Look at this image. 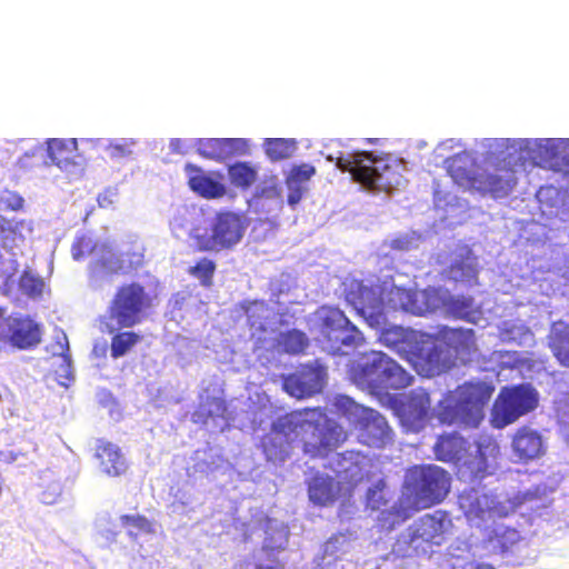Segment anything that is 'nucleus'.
<instances>
[{
  "instance_id": "32",
  "label": "nucleus",
  "mask_w": 569,
  "mask_h": 569,
  "mask_svg": "<svg viewBox=\"0 0 569 569\" xmlns=\"http://www.w3.org/2000/svg\"><path fill=\"white\" fill-rule=\"evenodd\" d=\"M441 332L457 352H469L476 347L475 331L472 329L445 328Z\"/></svg>"
},
{
  "instance_id": "11",
  "label": "nucleus",
  "mask_w": 569,
  "mask_h": 569,
  "mask_svg": "<svg viewBox=\"0 0 569 569\" xmlns=\"http://www.w3.org/2000/svg\"><path fill=\"white\" fill-rule=\"evenodd\" d=\"M451 528L452 520L446 511L423 515L408 528V545L416 555H430L433 547L445 543Z\"/></svg>"
},
{
  "instance_id": "47",
  "label": "nucleus",
  "mask_w": 569,
  "mask_h": 569,
  "mask_svg": "<svg viewBox=\"0 0 569 569\" xmlns=\"http://www.w3.org/2000/svg\"><path fill=\"white\" fill-rule=\"evenodd\" d=\"M96 244L92 243L90 238L87 237H80L76 239V241L72 244L71 252L74 260H80L88 256L89 253L93 252L96 249Z\"/></svg>"
},
{
  "instance_id": "29",
  "label": "nucleus",
  "mask_w": 569,
  "mask_h": 569,
  "mask_svg": "<svg viewBox=\"0 0 569 569\" xmlns=\"http://www.w3.org/2000/svg\"><path fill=\"white\" fill-rule=\"evenodd\" d=\"M380 340L387 347L399 352L412 351V342H416V331L397 326L385 328L380 333Z\"/></svg>"
},
{
  "instance_id": "5",
  "label": "nucleus",
  "mask_w": 569,
  "mask_h": 569,
  "mask_svg": "<svg viewBox=\"0 0 569 569\" xmlns=\"http://www.w3.org/2000/svg\"><path fill=\"white\" fill-rule=\"evenodd\" d=\"M448 174L459 187L481 196L501 199L509 196L517 184L516 171L511 167H497L493 171H475L477 159L463 150L445 161Z\"/></svg>"
},
{
  "instance_id": "30",
  "label": "nucleus",
  "mask_w": 569,
  "mask_h": 569,
  "mask_svg": "<svg viewBox=\"0 0 569 569\" xmlns=\"http://www.w3.org/2000/svg\"><path fill=\"white\" fill-rule=\"evenodd\" d=\"M112 333L110 355L113 359H118L127 355L142 339L139 333L131 330H114Z\"/></svg>"
},
{
  "instance_id": "34",
  "label": "nucleus",
  "mask_w": 569,
  "mask_h": 569,
  "mask_svg": "<svg viewBox=\"0 0 569 569\" xmlns=\"http://www.w3.org/2000/svg\"><path fill=\"white\" fill-rule=\"evenodd\" d=\"M488 541L501 553L510 551L520 541L518 530L507 527H498L492 530Z\"/></svg>"
},
{
  "instance_id": "24",
  "label": "nucleus",
  "mask_w": 569,
  "mask_h": 569,
  "mask_svg": "<svg viewBox=\"0 0 569 569\" xmlns=\"http://www.w3.org/2000/svg\"><path fill=\"white\" fill-rule=\"evenodd\" d=\"M417 356L421 360V371L428 377L447 372L453 366L451 357L438 345H432L426 350L420 348Z\"/></svg>"
},
{
  "instance_id": "50",
  "label": "nucleus",
  "mask_w": 569,
  "mask_h": 569,
  "mask_svg": "<svg viewBox=\"0 0 569 569\" xmlns=\"http://www.w3.org/2000/svg\"><path fill=\"white\" fill-rule=\"evenodd\" d=\"M511 146V141L509 139H489L487 140V148L495 150H505Z\"/></svg>"
},
{
  "instance_id": "41",
  "label": "nucleus",
  "mask_w": 569,
  "mask_h": 569,
  "mask_svg": "<svg viewBox=\"0 0 569 569\" xmlns=\"http://www.w3.org/2000/svg\"><path fill=\"white\" fill-rule=\"evenodd\" d=\"M385 488L386 483L382 479L377 481L372 488H369L366 495L367 507L372 510H379L381 507L386 506L388 500L385 497Z\"/></svg>"
},
{
  "instance_id": "22",
  "label": "nucleus",
  "mask_w": 569,
  "mask_h": 569,
  "mask_svg": "<svg viewBox=\"0 0 569 569\" xmlns=\"http://www.w3.org/2000/svg\"><path fill=\"white\" fill-rule=\"evenodd\" d=\"M90 272L96 277L126 274L124 259L108 243L99 247V256L90 263Z\"/></svg>"
},
{
  "instance_id": "1",
  "label": "nucleus",
  "mask_w": 569,
  "mask_h": 569,
  "mask_svg": "<svg viewBox=\"0 0 569 569\" xmlns=\"http://www.w3.org/2000/svg\"><path fill=\"white\" fill-rule=\"evenodd\" d=\"M451 475L437 465H411L406 470L398 503L381 513L380 526L392 530L413 512L442 503L451 490Z\"/></svg>"
},
{
  "instance_id": "54",
  "label": "nucleus",
  "mask_w": 569,
  "mask_h": 569,
  "mask_svg": "<svg viewBox=\"0 0 569 569\" xmlns=\"http://www.w3.org/2000/svg\"><path fill=\"white\" fill-rule=\"evenodd\" d=\"M183 141L181 139H172L170 141V148L176 153H182Z\"/></svg>"
},
{
  "instance_id": "20",
  "label": "nucleus",
  "mask_w": 569,
  "mask_h": 569,
  "mask_svg": "<svg viewBox=\"0 0 569 569\" xmlns=\"http://www.w3.org/2000/svg\"><path fill=\"white\" fill-rule=\"evenodd\" d=\"M247 316V326L252 338L261 340L273 323L276 312L262 300L246 301L241 305Z\"/></svg>"
},
{
  "instance_id": "15",
  "label": "nucleus",
  "mask_w": 569,
  "mask_h": 569,
  "mask_svg": "<svg viewBox=\"0 0 569 569\" xmlns=\"http://www.w3.org/2000/svg\"><path fill=\"white\" fill-rule=\"evenodd\" d=\"M399 420L410 431L421 430L431 418V398L422 388L413 389L397 409Z\"/></svg>"
},
{
  "instance_id": "2",
  "label": "nucleus",
  "mask_w": 569,
  "mask_h": 569,
  "mask_svg": "<svg viewBox=\"0 0 569 569\" xmlns=\"http://www.w3.org/2000/svg\"><path fill=\"white\" fill-rule=\"evenodd\" d=\"M271 429L288 442L297 440L310 459L327 458L348 437L343 427L321 408H306L281 416Z\"/></svg>"
},
{
  "instance_id": "42",
  "label": "nucleus",
  "mask_w": 569,
  "mask_h": 569,
  "mask_svg": "<svg viewBox=\"0 0 569 569\" xmlns=\"http://www.w3.org/2000/svg\"><path fill=\"white\" fill-rule=\"evenodd\" d=\"M120 521L124 527H132L136 529L134 535L137 533H152L153 526L150 520H148L144 516L137 515H123L120 517Z\"/></svg>"
},
{
  "instance_id": "10",
  "label": "nucleus",
  "mask_w": 569,
  "mask_h": 569,
  "mask_svg": "<svg viewBox=\"0 0 569 569\" xmlns=\"http://www.w3.org/2000/svg\"><path fill=\"white\" fill-rule=\"evenodd\" d=\"M359 465L338 471L335 477L316 472L307 481L309 500L318 507L332 506L340 499H349L361 481Z\"/></svg>"
},
{
  "instance_id": "23",
  "label": "nucleus",
  "mask_w": 569,
  "mask_h": 569,
  "mask_svg": "<svg viewBox=\"0 0 569 569\" xmlns=\"http://www.w3.org/2000/svg\"><path fill=\"white\" fill-rule=\"evenodd\" d=\"M49 162L47 164L57 166L67 170L76 164L77 140L50 138L46 141Z\"/></svg>"
},
{
  "instance_id": "36",
  "label": "nucleus",
  "mask_w": 569,
  "mask_h": 569,
  "mask_svg": "<svg viewBox=\"0 0 569 569\" xmlns=\"http://www.w3.org/2000/svg\"><path fill=\"white\" fill-rule=\"evenodd\" d=\"M231 183L240 189H248L257 179L256 170L247 162H237L228 167Z\"/></svg>"
},
{
  "instance_id": "58",
  "label": "nucleus",
  "mask_w": 569,
  "mask_h": 569,
  "mask_svg": "<svg viewBox=\"0 0 569 569\" xmlns=\"http://www.w3.org/2000/svg\"><path fill=\"white\" fill-rule=\"evenodd\" d=\"M476 569H495L493 567H491L490 565H478L476 567Z\"/></svg>"
},
{
  "instance_id": "39",
  "label": "nucleus",
  "mask_w": 569,
  "mask_h": 569,
  "mask_svg": "<svg viewBox=\"0 0 569 569\" xmlns=\"http://www.w3.org/2000/svg\"><path fill=\"white\" fill-rule=\"evenodd\" d=\"M56 342L58 345V353L62 358V365H61V373L56 371L58 378H63L68 381L72 379L71 376V358L69 353V341L67 335L61 331L57 338Z\"/></svg>"
},
{
  "instance_id": "56",
  "label": "nucleus",
  "mask_w": 569,
  "mask_h": 569,
  "mask_svg": "<svg viewBox=\"0 0 569 569\" xmlns=\"http://www.w3.org/2000/svg\"><path fill=\"white\" fill-rule=\"evenodd\" d=\"M23 200L21 198L18 199V202L16 206L12 207V209L18 210L22 208Z\"/></svg>"
},
{
  "instance_id": "21",
  "label": "nucleus",
  "mask_w": 569,
  "mask_h": 569,
  "mask_svg": "<svg viewBox=\"0 0 569 569\" xmlns=\"http://www.w3.org/2000/svg\"><path fill=\"white\" fill-rule=\"evenodd\" d=\"M433 452L436 459L441 462H460L468 456L469 443L456 432L445 433L438 437Z\"/></svg>"
},
{
  "instance_id": "8",
  "label": "nucleus",
  "mask_w": 569,
  "mask_h": 569,
  "mask_svg": "<svg viewBox=\"0 0 569 569\" xmlns=\"http://www.w3.org/2000/svg\"><path fill=\"white\" fill-rule=\"evenodd\" d=\"M333 405L337 412L357 430L361 443L383 448L392 441V430L386 418L377 410L365 407L346 395L337 396Z\"/></svg>"
},
{
  "instance_id": "44",
  "label": "nucleus",
  "mask_w": 569,
  "mask_h": 569,
  "mask_svg": "<svg viewBox=\"0 0 569 569\" xmlns=\"http://www.w3.org/2000/svg\"><path fill=\"white\" fill-rule=\"evenodd\" d=\"M124 259V270L126 274L137 271L144 264V253L143 250L133 249L119 253Z\"/></svg>"
},
{
  "instance_id": "31",
  "label": "nucleus",
  "mask_w": 569,
  "mask_h": 569,
  "mask_svg": "<svg viewBox=\"0 0 569 569\" xmlns=\"http://www.w3.org/2000/svg\"><path fill=\"white\" fill-rule=\"evenodd\" d=\"M296 148V141L292 139L268 138L263 142L264 152L273 162L289 159Z\"/></svg>"
},
{
  "instance_id": "3",
  "label": "nucleus",
  "mask_w": 569,
  "mask_h": 569,
  "mask_svg": "<svg viewBox=\"0 0 569 569\" xmlns=\"http://www.w3.org/2000/svg\"><path fill=\"white\" fill-rule=\"evenodd\" d=\"M495 386L483 380H470L447 391L439 400L436 417L441 425L477 429L486 417V408Z\"/></svg>"
},
{
  "instance_id": "35",
  "label": "nucleus",
  "mask_w": 569,
  "mask_h": 569,
  "mask_svg": "<svg viewBox=\"0 0 569 569\" xmlns=\"http://www.w3.org/2000/svg\"><path fill=\"white\" fill-rule=\"evenodd\" d=\"M362 303L361 313L373 319L377 323L385 321V303L382 298L377 297L373 290H365L361 292Z\"/></svg>"
},
{
  "instance_id": "16",
  "label": "nucleus",
  "mask_w": 569,
  "mask_h": 569,
  "mask_svg": "<svg viewBox=\"0 0 569 569\" xmlns=\"http://www.w3.org/2000/svg\"><path fill=\"white\" fill-rule=\"evenodd\" d=\"M458 506L468 520L506 516L505 507L495 496L475 488L466 489L458 496Z\"/></svg>"
},
{
  "instance_id": "28",
  "label": "nucleus",
  "mask_w": 569,
  "mask_h": 569,
  "mask_svg": "<svg viewBox=\"0 0 569 569\" xmlns=\"http://www.w3.org/2000/svg\"><path fill=\"white\" fill-rule=\"evenodd\" d=\"M445 307L453 318L471 323L476 322L480 312L475 299L470 296H451L446 299Z\"/></svg>"
},
{
  "instance_id": "38",
  "label": "nucleus",
  "mask_w": 569,
  "mask_h": 569,
  "mask_svg": "<svg viewBox=\"0 0 569 569\" xmlns=\"http://www.w3.org/2000/svg\"><path fill=\"white\" fill-rule=\"evenodd\" d=\"M479 462L495 461L500 455V446L491 436H481L477 441Z\"/></svg>"
},
{
  "instance_id": "46",
  "label": "nucleus",
  "mask_w": 569,
  "mask_h": 569,
  "mask_svg": "<svg viewBox=\"0 0 569 569\" xmlns=\"http://www.w3.org/2000/svg\"><path fill=\"white\" fill-rule=\"evenodd\" d=\"M20 289L29 296H38L42 292L43 281L29 272H23L19 280Z\"/></svg>"
},
{
  "instance_id": "13",
  "label": "nucleus",
  "mask_w": 569,
  "mask_h": 569,
  "mask_svg": "<svg viewBox=\"0 0 569 569\" xmlns=\"http://www.w3.org/2000/svg\"><path fill=\"white\" fill-rule=\"evenodd\" d=\"M336 166L342 171L350 172L355 181L369 189L389 182L383 179L381 172V170L388 169L389 166L385 163L382 157L375 156L372 152L358 151L346 157L340 156L336 160Z\"/></svg>"
},
{
  "instance_id": "48",
  "label": "nucleus",
  "mask_w": 569,
  "mask_h": 569,
  "mask_svg": "<svg viewBox=\"0 0 569 569\" xmlns=\"http://www.w3.org/2000/svg\"><path fill=\"white\" fill-rule=\"evenodd\" d=\"M390 293L395 295L400 300V305L403 310L410 311L412 313H421V309L417 308L412 301V296L415 292L401 288H396L395 290H391Z\"/></svg>"
},
{
  "instance_id": "17",
  "label": "nucleus",
  "mask_w": 569,
  "mask_h": 569,
  "mask_svg": "<svg viewBox=\"0 0 569 569\" xmlns=\"http://www.w3.org/2000/svg\"><path fill=\"white\" fill-rule=\"evenodd\" d=\"M184 172L188 176V187L199 197L212 200L223 198L227 194L222 172L211 171L207 173L201 167L190 162L184 164Z\"/></svg>"
},
{
  "instance_id": "51",
  "label": "nucleus",
  "mask_w": 569,
  "mask_h": 569,
  "mask_svg": "<svg viewBox=\"0 0 569 569\" xmlns=\"http://www.w3.org/2000/svg\"><path fill=\"white\" fill-rule=\"evenodd\" d=\"M341 459L345 461V462H356V463H359V462H366V456L361 455L360 452H356V451H346L343 453H341Z\"/></svg>"
},
{
  "instance_id": "45",
  "label": "nucleus",
  "mask_w": 569,
  "mask_h": 569,
  "mask_svg": "<svg viewBox=\"0 0 569 569\" xmlns=\"http://www.w3.org/2000/svg\"><path fill=\"white\" fill-rule=\"evenodd\" d=\"M316 172L317 170L315 166L310 163H300L292 166L287 176L293 178V180L300 182L303 186H308V182L316 174Z\"/></svg>"
},
{
  "instance_id": "12",
  "label": "nucleus",
  "mask_w": 569,
  "mask_h": 569,
  "mask_svg": "<svg viewBox=\"0 0 569 569\" xmlns=\"http://www.w3.org/2000/svg\"><path fill=\"white\" fill-rule=\"evenodd\" d=\"M321 332L331 355H340L342 347H356L362 340L361 332L338 308H325Z\"/></svg>"
},
{
  "instance_id": "53",
  "label": "nucleus",
  "mask_w": 569,
  "mask_h": 569,
  "mask_svg": "<svg viewBox=\"0 0 569 569\" xmlns=\"http://www.w3.org/2000/svg\"><path fill=\"white\" fill-rule=\"evenodd\" d=\"M122 468H118L117 465H111L110 467L106 468L103 471L108 476H119L126 472V465H120Z\"/></svg>"
},
{
  "instance_id": "40",
  "label": "nucleus",
  "mask_w": 569,
  "mask_h": 569,
  "mask_svg": "<svg viewBox=\"0 0 569 569\" xmlns=\"http://www.w3.org/2000/svg\"><path fill=\"white\" fill-rule=\"evenodd\" d=\"M94 456L101 462H117L121 458V450L110 441L98 440Z\"/></svg>"
},
{
  "instance_id": "18",
  "label": "nucleus",
  "mask_w": 569,
  "mask_h": 569,
  "mask_svg": "<svg viewBox=\"0 0 569 569\" xmlns=\"http://www.w3.org/2000/svg\"><path fill=\"white\" fill-rule=\"evenodd\" d=\"M247 147V141L239 138H202L196 141L197 153L217 162L246 153Z\"/></svg>"
},
{
  "instance_id": "52",
  "label": "nucleus",
  "mask_w": 569,
  "mask_h": 569,
  "mask_svg": "<svg viewBox=\"0 0 569 569\" xmlns=\"http://www.w3.org/2000/svg\"><path fill=\"white\" fill-rule=\"evenodd\" d=\"M17 229V226H13L10 220H7L2 216H0V234L7 233V232H14Z\"/></svg>"
},
{
  "instance_id": "25",
  "label": "nucleus",
  "mask_w": 569,
  "mask_h": 569,
  "mask_svg": "<svg viewBox=\"0 0 569 569\" xmlns=\"http://www.w3.org/2000/svg\"><path fill=\"white\" fill-rule=\"evenodd\" d=\"M447 278L467 287L476 286L478 283L476 258L470 253L456 258L447 269Z\"/></svg>"
},
{
  "instance_id": "7",
  "label": "nucleus",
  "mask_w": 569,
  "mask_h": 569,
  "mask_svg": "<svg viewBox=\"0 0 569 569\" xmlns=\"http://www.w3.org/2000/svg\"><path fill=\"white\" fill-rule=\"evenodd\" d=\"M248 219L243 212L220 209L209 219L206 229L193 228L190 238L196 252L233 250L243 239Z\"/></svg>"
},
{
  "instance_id": "27",
  "label": "nucleus",
  "mask_w": 569,
  "mask_h": 569,
  "mask_svg": "<svg viewBox=\"0 0 569 569\" xmlns=\"http://www.w3.org/2000/svg\"><path fill=\"white\" fill-rule=\"evenodd\" d=\"M10 341L21 349L33 347L40 342V328L29 319H17L10 328Z\"/></svg>"
},
{
  "instance_id": "55",
  "label": "nucleus",
  "mask_w": 569,
  "mask_h": 569,
  "mask_svg": "<svg viewBox=\"0 0 569 569\" xmlns=\"http://www.w3.org/2000/svg\"><path fill=\"white\" fill-rule=\"evenodd\" d=\"M263 192H268V193L273 194V196H276L278 198L281 197V190L277 186H273V187H271L269 189H264Z\"/></svg>"
},
{
  "instance_id": "6",
  "label": "nucleus",
  "mask_w": 569,
  "mask_h": 569,
  "mask_svg": "<svg viewBox=\"0 0 569 569\" xmlns=\"http://www.w3.org/2000/svg\"><path fill=\"white\" fill-rule=\"evenodd\" d=\"M156 296L139 281L118 286L108 303V332L133 328L142 323L154 307Z\"/></svg>"
},
{
  "instance_id": "37",
  "label": "nucleus",
  "mask_w": 569,
  "mask_h": 569,
  "mask_svg": "<svg viewBox=\"0 0 569 569\" xmlns=\"http://www.w3.org/2000/svg\"><path fill=\"white\" fill-rule=\"evenodd\" d=\"M216 270V262L212 259L202 257L188 269V273L199 280L202 287L210 288L213 284Z\"/></svg>"
},
{
  "instance_id": "57",
  "label": "nucleus",
  "mask_w": 569,
  "mask_h": 569,
  "mask_svg": "<svg viewBox=\"0 0 569 569\" xmlns=\"http://www.w3.org/2000/svg\"><path fill=\"white\" fill-rule=\"evenodd\" d=\"M254 569H276V567L274 566L258 565V566H256Z\"/></svg>"
},
{
  "instance_id": "26",
  "label": "nucleus",
  "mask_w": 569,
  "mask_h": 569,
  "mask_svg": "<svg viewBox=\"0 0 569 569\" xmlns=\"http://www.w3.org/2000/svg\"><path fill=\"white\" fill-rule=\"evenodd\" d=\"M547 339L559 365L569 368V325L563 321L553 322Z\"/></svg>"
},
{
  "instance_id": "14",
  "label": "nucleus",
  "mask_w": 569,
  "mask_h": 569,
  "mask_svg": "<svg viewBox=\"0 0 569 569\" xmlns=\"http://www.w3.org/2000/svg\"><path fill=\"white\" fill-rule=\"evenodd\" d=\"M327 382V368L319 361L301 365L297 371L283 376L284 391L297 399L312 397L323 389Z\"/></svg>"
},
{
  "instance_id": "4",
  "label": "nucleus",
  "mask_w": 569,
  "mask_h": 569,
  "mask_svg": "<svg viewBox=\"0 0 569 569\" xmlns=\"http://www.w3.org/2000/svg\"><path fill=\"white\" fill-rule=\"evenodd\" d=\"M348 379L357 388L372 396H383L388 390L409 387L413 377L382 351L371 350L351 360L347 369Z\"/></svg>"
},
{
  "instance_id": "19",
  "label": "nucleus",
  "mask_w": 569,
  "mask_h": 569,
  "mask_svg": "<svg viewBox=\"0 0 569 569\" xmlns=\"http://www.w3.org/2000/svg\"><path fill=\"white\" fill-rule=\"evenodd\" d=\"M511 447L515 455L520 460L525 461L538 460L542 458L547 451L540 432L529 426H522L515 431Z\"/></svg>"
},
{
  "instance_id": "43",
  "label": "nucleus",
  "mask_w": 569,
  "mask_h": 569,
  "mask_svg": "<svg viewBox=\"0 0 569 569\" xmlns=\"http://www.w3.org/2000/svg\"><path fill=\"white\" fill-rule=\"evenodd\" d=\"M284 184L288 189L287 202L291 207H296L303 198L308 190V186H303L300 182L293 180L289 176H286Z\"/></svg>"
},
{
  "instance_id": "49",
  "label": "nucleus",
  "mask_w": 569,
  "mask_h": 569,
  "mask_svg": "<svg viewBox=\"0 0 569 569\" xmlns=\"http://www.w3.org/2000/svg\"><path fill=\"white\" fill-rule=\"evenodd\" d=\"M109 153L111 158H126L131 154L129 149V143H110L108 147Z\"/></svg>"
},
{
  "instance_id": "33",
  "label": "nucleus",
  "mask_w": 569,
  "mask_h": 569,
  "mask_svg": "<svg viewBox=\"0 0 569 569\" xmlns=\"http://www.w3.org/2000/svg\"><path fill=\"white\" fill-rule=\"evenodd\" d=\"M278 345L286 353L299 355L307 349L309 340L305 332L291 329L279 336Z\"/></svg>"
},
{
  "instance_id": "9",
  "label": "nucleus",
  "mask_w": 569,
  "mask_h": 569,
  "mask_svg": "<svg viewBox=\"0 0 569 569\" xmlns=\"http://www.w3.org/2000/svg\"><path fill=\"white\" fill-rule=\"evenodd\" d=\"M539 406V393L530 383L502 387L490 409L489 423L493 429H503Z\"/></svg>"
}]
</instances>
